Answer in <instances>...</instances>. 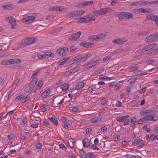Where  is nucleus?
Masks as SVG:
<instances>
[{"instance_id":"nucleus-1","label":"nucleus","mask_w":158,"mask_h":158,"mask_svg":"<svg viewBox=\"0 0 158 158\" xmlns=\"http://www.w3.org/2000/svg\"><path fill=\"white\" fill-rule=\"evenodd\" d=\"M64 97L62 96L56 97L52 100V106L53 107H57L59 104H61L64 101Z\"/></svg>"},{"instance_id":"nucleus-2","label":"nucleus","mask_w":158,"mask_h":158,"mask_svg":"<svg viewBox=\"0 0 158 158\" xmlns=\"http://www.w3.org/2000/svg\"><path fill=\"white\" fill-rule=\"evenodd\" d=\"M37 38L31 37L23 39L22 41V44L23 45H27L31 44L37 40Z\"/></svg>"},{"instance_id":"nucleus-3","label":"nucleus","mask_w":158,"mask_h":158,"mask_svg":"<svg viewBox=\"0 0 158 158\" xmlns=\"http://www.w3.org/2000/svg\"><path fill=\"white\" fill-rule=\"evenodd\" d=\"M83 146L85 148H87L88 147L91 148H98V147H96V146L93 144L90 145V140L88 138H85L83 139L82 141Z\"/></svg>"},{"instance_id":"nucleus-4","label":"nucleus","mask_w":158,"mask_h":158,"mask_svg":"<svg viewBox=\"0 0 158 158\" xmlns=\"http://www.w3.org/2000/svg\"><path fill=\"white\" fill-rule=\"evenodd\" d=\"M5 19L8 21L9 23L11 24V28L15 29L16 28V23L14 18L12 16H10L9 17H6Z\"/></svg>"},{"instance_id":"nucleus-5","label":"nucleus","mask_w":158,"mask_h":158,"mask_svg":"<svg viewBox=\"0 0 158 158\" xmlns=\"http://www.w3.org/2000/svg\"><path fill=\"white\" fill-rule=\"evenodd\" d=\"M37 81V79L36 78H34L32 81L31 84L27 86L25 89V91L27 93H28L30 90H31L35 85Z\"/></svg>"},{"instance_id":"nucleus-6","label":"nucleus","mask_w":158,"mask_h":158,"mask_svg":"<svg viewBox=\"0 0 158 158\" xmlns=\"http://www.w3.org/2000/svg\"><path fill=\"white\" fill-rule=\"evenodd\" d=\"M81 34V32L80 31L74 33L69 37L68 39L71 41L76 40L80 37Z\"/></svg>"},{"instance_id":"nucleus-7","label":"nucleus","mask_w":158,"mask_h":158,"mask_svg":"<svg viewBox=\"0 0 158 158\" xmlns=\"http://www.w3.org/2000/svg\"><path fill=\"white\" fill-rule=\"evenodd\" d=\"M68 48L64 47L63 48H60L57 50V52L59 56H64L66 55V52L68 51Z\"/></svg>"},{"instance_id":"nucleus-8","label":"nucleus","mask_w":158,"mask_h":158,"mask_svg":"<svg viewBox=\"0 0 158 158\" xmlns=\"http://www.w3.org/2000/svg\"><path fill=\"white\" fill-rule=\"evenodd\" d=\"M155 36H154V34H153L148 37H147L145 40L146 42H151L156 41Z\"/></svg>"},{"instance_id":"nucleus-9","label":"nucleus","mask_w":158,"mask_h":158,"mask_svg":"<svg viewBox=\"0 0 158 158\" xmlns=\"http://www.w3.org/2000/svg\"><path fill=\"white\" fill-rule=\"evenodd\" d=\"M80 45L81 46H83L85 48H91L92 45H94V44L85 41L81 43Z\"/></svg>"},{"instance_id":"nucleus-10","label":"nucleus","mask_w":158,"mask_h":158,"mask_svg":"<svg viewBox=\"0 0 158 158\" xmlns=\"http://www.w3.org/2000/svg\"><path fill=\"white\" fill-rule=\"evenodd\" d=\"M35 17L34 16H31L23 19V22L27 23H29L33 22L35 19Z\"/></svg>"},{"instance_id":"nucleus-11","label":"nucleus","mask_w":158,"mask_h":158,"mask_svg":"<svg viewBox=\"0 0 158 158\" xmlns=\"http://www.w3.org/2000/svg\"><path fill=\"white\" fill-rule=\"evenodd\" d=\"M96 64V61H92L88 63L87 64L84 65V68L85 69H87L89 68H91Z\"/></svg>"},{"instance_id":"nucleus-12","label":"nucleus","mask_w":158,"mask_h":158,"mask_svg":"<svg viewBox=\"0 0 158 158\" xmlns=\"http://www.w3.org/2000/svg\"><path fill=\"white\" fill-rule=\"evenodd\" d=\"M121 15L123 16H124V19H131L133 17L132 14L128 12L127 13L123 12Z\"/></svg>"},{"instance_id":"nucleus-13","label":"nucleus","mask_w":158,"mask_h":158,"mask_svg":"<svg viewBox=\"0 0 158 158\" xmlns=\"http://www.w3.org/2000/svg\"><path fill=\"white\" fill-rule=\"evenodd\" d=\"M125 42V41H124L123 39L118 38L113 40L112 41V43L114 44L119 45L123 44Z\"/></svg>"},{"instance_id":"nucleus-14","label":"nucleus","mask_w":158,"mask_h":158,"mask_svg":"<svg viewBox=\"0 0 158 158\" xmlns=\"http://www.w3.org/2000/svg\"><path fill=\"white\" fill-rule=\"evenodd\" d=\"M85 16L87 20V23L89 21H94L95 20V17L92 15L88 14Z\"/></svg>"},{"instance_id":"nucleus-15","label":"nucleus","mask_w":158,"mask_h":158,"mask_svg":"<svg viewBox=\"0 0 158 158\" xmlns=\"http://www.w3.org/2000/svg\"><path fill=\"white\" fill-rule=\"evenodd\" d=\"M54 55V53L50 52H46L43 54L44 58H47L50 56L53 57Z\"/></svg>"},{"instance_id":"nucleus-16","label":"nucleus","mask_w":158,"mask_h":158,"mask_svg":"<svg viewBox=\"0 0 158 158\" xmlns=\"http://www.w3.org/2000/svg\"><path fill=\"white\" fill-rule=\"evenodd\" d=\"M48 118L55 125H58L57 119L54 115H52V117L48 116Z\"/></svg>"},{"instance_id":"nucleus-17","label":"nucleus","mask_w":158,"mask_h":158,"mask_svg":"<svg viewBox=\"0 0 158 158\" xmlns=\"http://www.w3.org/2000/svg\"><path fill=\"white\" fill-rule=\"evenodd\" d=\"M135 12L137 13H147L148 12V11L146 9H144L143 8H141L135 10Z\"/></svg>"},{"instance_id":"nucleus-18","label":"nucleus","mask_w":158,"mask_h":158,"mask_svg":"<svg viewBox=\"0 0 158 158\" xmlns=\"http://www.w3.org/2000/svg\"><path fill=\"white\" fill-rule=\"evenodd\" d=\"M85 16L83 17L78 18L77 19V21L80 23H87Z\"/></svg>"},{"instance_id":"nucleus-19","label":"nucleus","mask_w":158,"mask_h":158,"mask_svg":"<svg viewBox=\"0 0 158 158\" xmlns=\"http://www.w3.org/2000/svg\"><path fill=\"white\" fill-rule=\"evenodd\" d=\"M147 18L148 19H150L152 21H156V20L158 18V16L152 14H150L148 15Z\"/></svg>"},{"instance_id":"nucleus-20","label":"nucleus","mask_w":158,"mask_h":158,"mask_svg":"<svg viewBox=\"0 0 158 158\" xmlns=\"http://www.w3.org/2000/svg\"><path fill=\"white\" fill-rule=\"evenodd\" d=\"M10 64H18L20 63L21 61V60L18 59H10Z\"/></svg>"},{"instance_id":"nucleus-21","label":"nucleus","mask_w":158,"mask_h":158,"mask_svg":"<svg viewBox=\"0 0 158 158\" xmlns=\"http://www.w3.org/2000/svg\"><path fill=\"white\" fill-rule=\"evenodd\" d=\"M13 6L10 4H8L6 5H3L2 6V7L3 9L5 10H12L14 7Z\"/></svg>"},{"instance_id":"nucleus-22","label":"nucleus","mask_w":158,"mask_h":158,"mask_svg":"<svg viewBox=\"0 0 158 158\" xmlns=\"http://www.w3.org/2000/svg\"><path fill=\"white\" fill-rule=\"evenodd\" d=\"M50 93V89H48L46 91H44L42 94L41 97L43 98H45L48 96Z\"/></svg>"},{"instance_id":"nucleus-23","label":"nucleus","mask_w":158,"mask_h":158,"mask_svg":"<svg viewBox=\"0 0 158 158\" xmlns=\"http://www.w3.org/2000/svg\"><path fill=\"white\" fill-rule=\"evenodd\" d=\"M84 85V83L83 82L79 83L76 86L75 89L76 90H78L82 88Z\"/></svg>"},{"instance_id":"nucleus-24","label":"nucleus","mask_w":158,"mask_h":158,"mask_svg":"<svg viewBox=\"0 0 158 158\" xmlns=\"http://www.w3.org/2000/svg\"><path fill=\"white\" fill-rule=\"evenodd\" d=\"M101 118H99L98 117H95L93 118H91L90 121L92 123H100L101 121Z\"/></svg>"},{"instance_id":"nucleus-25","label":"nucleus","mask_w":158,"mask_h":158,"mask_svg":"<svg viewBox=\"0 0 158 158\" xmlns=\"http://www.w3.org/2000/svg\"><path fill=\"white\" fill-rule=\"evenodd\" d=\"M98 41L103 39L106 36V35L104 33H101L96 35Z\"/></svg>"},{"instance_id":"nucleus-26","label":"nucleus","mask_w":158,"mask_h":158,"mask_svg":"<svg viewBox=\"0 0 158 158\" xmlns=\"http://www.w3.org/2000/svg\"><path fill=\"white\" fill-rule=\"evenodd\" d=\"M68 143L70 148H73L74 145V141L72 139H70L68 140Z\"/></svg>"},{"instance_id":"nucleus-27","label":"nucleus","mask_w":158,"mask_h":158,"mask_svg":"<svg viewBox=\"0 0 158 158\" xmlns=\"http://www.w3.org/2000/svg\"><path fill=\"white\" fill-rule=\"evenodd\" d=\"M1 64L3 65L11 64L10 59L8 60H5L2 61L1 62Z\"/></svg>"},{"instance_id":"nucleus-28","label":"nucleus","mask_w":158,"mask_h":158,"mask_svg":"<svg viewBox=\"0 0 158 158\" xmlns=\"http://www.w3.org/2000/svg\"><path fill=\"white\" fill-rule=\"evenodd\" d=\"M87 154L82 149H81L79 152V155L82 158H85L86 157Z\"/></svg>"},{"instance_id":"nucleus-29","label":"nucleus","mask_w":158,"mask_h":158,"mask_svg":"<svg viewBox=\"0 0 158 158\" xmlns=\"http://www.w3.org/2000/svg\"><path fill=\"white\" fill-rule=\"evenodd\" d=\"M68 15L70 18H74L78 16L76 10L73 12H70Z\"/></svg>"},{"instance_id":"nucleus-30","label":"nucleus","mask_w":158,"mask_h":158,"mask_svg":"<svg viewBox=\"0 0 158 158\" xmlns=\"http://www.w3.org/2000/svg\"><path fill=\"white\" fill-rule=\"evenodd\" d=\"M92 13L95 16H99L102 15L100 9L96 10H93L92 11Z\"/></svg>"},{"instance_id":"nucleus-31","label":"nucleus","mask_w":158,"mask_h":158,"mask_svg":"<svg viewBox=\"0 0 158 158\" xmlns=\"http://www.w3.org/2000/svg\"><path fill=\"white\" fill-rule=\"evenodd\" d=\"M78 69H77V68H74L71 69L70 70L68 71L67 73V74L69 75H70L72 73H75L77 71Z\"/></svg>"},{"instance_id":"nucleus-32","label":"nucleus","mask_w":158,"mask_h":158,"mask_svg":"<svg viewBox=\"0 0 158 158\" xmlns=\"http://www.w3.org/2000/svg\"><path fill=\"white\" fill-rule=\"evenodd\" d=\"M101 12L102 13V14L103 15L107 13H109V11H108L109 9L108 8H102L101 9H100Z\"/></svg>"},{"instance_id":"nucleus-33","label":"nucleus","mask_w":158,"mask_h":158,"mask_svg":"<svg viewBox=\"0 0 158 158\" xmlns=\"http://www.w3.org/2000/svg\"><path fill=\"white\" fill-rule=\"evenodd\" d=\"M89 39L91 41H98L96 35H92L89 36Z\"/></svg>"},{"instance_id":"nucleus-34","label":"nucleus","mask_w":158,"mask_h":158,"mask_svg":"<svg viewBox=\"0 0 158 158\" xmlns=\"http://www.w3.org/2000/svg\"><path fill=\"white\" fill-rule=\"evenodd\" d=\"M69 84H63L61 86V88L62 90L66 91L68 88Z\"/></svg>"},{"instance_id":"nucleus-35","label":"nucleus","mask_w":158,"mask_h":158,"mask_svg":"<svg viewBox=\"0 0 158 158\" xmlns=\"http://www.w3.org/2000/svg\"><path fill=\"white\" fill-rule=\"evenodd\" d=\"M93 3V2L92 1H84L82 2L83 5V7L85 6H88L90 5Z\"/></svg>"},{"instance_id":"nucleus-36","label":"nucleus","mask_w":158,"mask_h":158,"mask_svg":"<svg viewBox=\"0 0 158 158\" xmlns=\"http://www.w3.org/2000/svg\"><path fill=\"white\" fill-rule=\"evenodd\" d=\"M90 56V54H86L85 56L82 57L81 55V58L80 60L81 61H85L87 58L89 57Z\"/></svg>"},{"instance_id":"nucleus-37","label":"nucleus","mask_w":158,"mask_h":158,"mask_svg":"<svg viewBox=\"0 0 158 158\" xmlns=\"http://www.w3.org/2000/svg\"><path fill=\"white\" fill-rule=\"evenodd\" d=\"M43 84V81H40L38 84L37 86L36 87V90L40 89Z\"/></svg>"},{"instance_id":"nucleus-38","label":"nucleus","mask_w":158,"mask_h":158,"mask_svg":"<svg viewBox=\"0 0 158 158\" xmlns=\"http://www.w3.org/2000/svg\"><path fill=\"white\" fill-rule=\"evenodd\" d=\"M99 78L100 80L106 79L107 80H109L112 79L111 77H108L107 76H104V77H102V75H100L99 76Z\"/></svg>"},{"instance_id":"nucleus-39","label":"nucleus","mask_w":158,"mask_h":158,"mask_svg":"<svg viewBox=\"0 0 158 158\" xmlns=\"http://www.w3.org/2000/svg\"><path fill=\"white\" fill-rule=\"evenodd\" d=\"M86 157L87 158H95L94 154L91 153H87Z\"/></svg>"},{"instance_id":"nucleus-40","label":"nucleus","mask_w":158,"mask_h":158,"mask_svg":"<svg viewBox=\"0 0 158 158\" xmlns=\"http://www.w3.org/2000/svg\"><path fill=\"white\" fill-rule=\"evenodd\" d=\"M60 8L59 6H54L51 7L50 10L52 11H59V9Z\"/></svg>"},{"instance_id":"nucleus-41","label":"nucleus","mask_w":158,"mask_h":158,"mask_svg":"<svg viewBox=\"0 0 158 158\" xmlns=\"http://www.w3.org/2000/svg\"><path fill=\"white\" fill-rule=\"evenodd\" d=\"M146 121V120L145 118H143L139 120V121H138L137 122V124H140L142 123H144Z\"/></svg>"},{"instance_id":"nucleus-42","label":"nucleus","mask_w":158,"mask_h":158,"mask_svg":"<svg viewBox=\"0 0 158 158\" xmlns=\"http://www.w3.org/2000/svg\"><path fill=\"white\" fill-rule=\"evenodd\" d=\"M138 67L137 66H133L130 68V71L131 72H134L138 69Z\"/></svg>"},{"instance_id":"nucleus-43","label":"nucleus","mask_w":158,"mask_h":158,"mask_svg":"<svg viewBox=\"0 0 158 158\" xmlns=\"http://www.w3.org/2000/svg\"><path fill=\"white\" fill-rule=\"evenodd\" d=\"M76 12H77L78 16L79 15H81L82 14H83L85 12V11L84 10H76Z\"/></svg>"},{"instance_id":"nucleus-44","label":"nucleus","mask_w":158,"mask_h":158,"mask_svg":"<svg viewBox=\"0 0 158 158\" xmlns=\"http://www.w3.org/2000/svg\"><path fill=\"white\" fill-rule=\"evenodd\" d=\"M62 27H59L54 30L53 31L54 32L57 33L60 31L62 29Z\"/></svg>"},{"instance_id":"nucleus-45","label":"nucleus","mask_w":158,"mask_h":158,"mask_svg":"<svg viewBox=\"0 0 158 158\" xmlns=\"http://www.w3.org/2000/svg\"><path fill=\"white\" fill-rule=\"evenodd\" d=\"M116 120L117 121L119 122H122L123 121L125 120L123 116L121 117H118L116 118Z\"/></svg>"},{"instance_id":"nucleus-46","label":"nucleus","mask_w":158,"mask_h":158,"mask_svg":"<svg viewBox=\"0 0 158 158\" xmlns=\"http://www.w3.org/2000/svg\"><path fill=\"white\" fill-rule=\"evenodd\" d=\"M145 119L146 121L148 120L153 121V118L151 116H147L145 117Z\"/></svg>"},{"instance_id":"nucleus-47","label":"nucleus","mask_w":158,"mask_h":158,"mask_svg":"<svg viewBox=\"0 0 158 158\" xmlns=\"http://www.w3.org/2000/svg\"><path fill=\"white\" fill-rule=\"evenodd\" d=\"M141 140L140 139H136L135 140L134 142L132 144H133L134 143L138 145L141 142Z\"/></svg>"},{"instance_id":"nucleus-48","label":"nucleus","mask_w":158,"mask_h":158,"mask_svg":"<svg viewBox=\"0 0 158 158\" xmlns=\"http://www.w3.org/2000/svg\"><path fill=\"white\" fill-rule=\"evenodd\" d=\"M81 57V54H79V55H78L76 56L74 58L75 60L76 61L78 60H80V59Z\"/></svg>"},{"instance_id":"nucleus-49","label":"nucleus","mask_w":158,"mask_h":158,"mask_svg":"<svg viewBox=\"0 0 158 158\" xmlns=\"http://www.w3.org/2000/svg\"><path fill=\"white\" fill-rule=\"evenodd\" d=\"M143 49V51H144V52L151 49L148 45L144 46Z\"/></svg>"},{"instance_id":"nucleus-50","label":"nucleus","mask_w":158,"mask_h":158,"mask_svg":"<svg viewBox=\"0 0 158 158\" xmlns=\"http://www.w3.org/2000/svg\"><path fill=\"white\" fill-rule=\"evenodd\" d=\"M140 2H139V1L137 2H133L131 4H130V5L131 6H138V5H140Z\"/></svg>"},{"instance_id":"nucleus-51","label":"nucleus","mask_w":158,"mask_h":158,"mask_svg":"<svg viewBox=\"0 0 158 158\" xmlns=\"http://www.w3.org/2000/svg\"><path fill=\"white\" fill-rule=\"evenodd\" d=\"M116 106L117 107H120L122 106L121 102L119 100H117L116 104Z\"/></svg>"},{"instance_id":"nucleus-52","label":"nucleus","mask_w":158,"mask_h":158,"mask_svg":"<svg viewBox=\"0 0 158 158\" xmlns=\"http://www.w3.org/2000/svg\"><path fill=\"white\" fill-rule=\"evenodd\" d=\"M145 143L144 141L142 140L141 142H140L139 145L138 146V147L140 148L143 147V146L145 145Z\"/></svg>"},{"instance_id":"nucleus-53","label":"nucleus","mask_w":158,"mask_h":158,"mask_svg":"<svg viewBox=\"0 0 158 158\" xmlns=\"http://www.w3.org/2000/svg\"><path fill=\"white\" fill-rule=\"evenodd\" d=\"M122 51V50L120 49H118L113 52L114 54H118L119 53L121 52Z\"/></svg>"},{"instance_id":"nucleus-54","label":"nucleus","mask_w":158,"mask_h":158,"mask_svg":"<svg viewBox=\"0 0 158 158\" xmlns=\"http://www.w3.org/2000/svg\"><path fill=\"white\" fill-rule=\"evenodd\" d=\"M140 2V5H148V3L147 1L143 2L142 1H139Z\"/></svg>"},{"instance_id":"nucleus-55","label":"nucleus","mask_w":158,"mask_h":158,"mask_svg":"<svg viewBox=\"0 0 158 158\" xmlns=\"http://www.w3.org/2000/svg\"><path fill=\"white\" fill-rule=\"evenodd\" d=\"M76 49V47L75 46H72L70 47L69 50L70 52L74 51Z\"/></svg>"},{"instance_id":"nucleus-56","label":"nucleus","mask_w":158,"mask_h":158,"mask_svg":"<svg viewBox=\"0 0 158 158\" xmlns=\"http://www.w3.org/2000/svg\"><path fill=\"white\" fill-rule=\"evenodd\" d=\"M122 14V12L120 13L118 15V17L119 19L120 20H122L124 19V16H122L121 15Z\"/></svg>"},{"instance_id":"nucleus-57","label":"nucleus","mask_w":158,"mask_h":158,"mask_svg":"<svg viewBox=\"0 0 158 158\" xmlns=\"http://www.w3.org/2000/svg\"><path fill=\"white\" fill-rule=\"evenodd\" d=\"M146 89V87H143V88H142L141 89L139 90V93L140 94H142L144 93V92L145 91Z\"/></svg>"},{"instance_id":"nucleus-58","label":"nucleus","mask_w":158,"mask_h":158,"mask_svg":"<svg viewBox=\"0 0 158 158\" xmlns=\"http://www.w3.org/2000/svg\"><path fill=\"white\" fill-rule=\"evenodd\" d=\"M111 58V57L110 56H107L103 59V61H106L108 60Z\"/></svg>"},{"instance_id":"nucleus-59","label":"nucleus","mask_w":158,"mask_h":158,"mask_svg":"<svg viewBox=\"0 0 158 158\" xmlns=\"http://www.w3.org/2000/svg\"><path fill=\"white\" fill-rule=\"evenodd\" d=\"M135 80H136V79L135 78H131V79H129L128 80V82L129 83H132L134 82L135 81Z\"/></svg>"},{"instance_id":"nucleus-60","label":"nucleus","mask_w":158,"mask_h":158,"mask_svg":"<svg viewBox=\"0 0 158 158\" xmlns=\"http://www.w3.org/2000/svg\"><path fill=\"white\" fill-rule=\"evenodd\" d=\"M75 6L77 7L81 8L83 7L82 3H78Z\"/></svg>"},{"instance_id":"nucleus-61","label":"nucleus","mask_w":158,"mask_h":158,"mask_svg":"<svg viewBox=\"0 0 158 158\" xmlns=\"http://www.w3.org/2000/svg\"><path fill=\"white\" fill-rule=\"evenodd\" d=\"M20 80V78H17L15 81L14 82L13 84L14 85H17L18 84Z\"/></svg>"},{"instance_id":"nucleus-62","label":"nucleus","mask_w":158,"mask_h":158,"mask_svg":"<svg viewBox=\"0 0 158 158\" xmlns=\"http://www.w3.org/2000/svg\"><path fill=\"white\" fill-rule=\"evenodd\" d=\"M27 100V97L26 96L25 98H23L21 101V103H23Z\"/></svg>"},{"instance_id":"nucleus-63","label":"nucleus","mask_w":158,"mask_h":158,"mask_svg":"<svg viewBox=\"0 0 158 158\" xmlns=\"http://www.w3.org/2000/svg\"><path fill=\"white\" fill-rule=\"evenodd\" d=\"M144 52L143 49H139L136 52V53H140Z\"/></svg>"},{"instance_id":"nucleus-64","label":"nucleus","mask_w":158,"mask_h":158,"mask_svg":"<svg viewBox=\"0 0 158 158\" xmlns=\"http://www.w3.org/2000/svg\"><path fill=\"white\" fill-rule=\"evenodd\" d=\"M107 130V127L105 126H103L101 128V131L102 132H105Z\"/></svg>"}]
</instances>
